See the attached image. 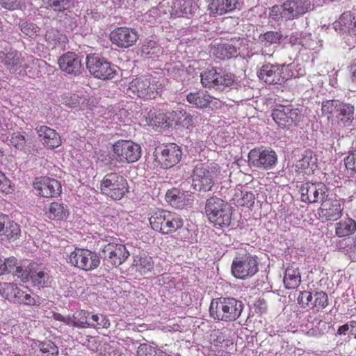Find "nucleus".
<instances>
[{"label": "nucleus", "mask_w": 356, "mask_h": 356, "mask_svg": "<svg viewBox=\"0 0 356 356\" xmlns=\"http://www.w3.org/2000/svg\"><path fill=\"white\" fill-rule=\"evenodd\" d=\"M244 305L242 301L231 297L213 299L209 306L210 316L222 322H234L241 315Z\"/></svg>", "instance_id": "f257e3e1"}, {"label": "nucleus", "mask_w": 356, "mask_h": 356, "mask_svg": "<svg viewBox=\"0 0 356 356\" xmlns=\"http://www.w3.org/2000/svg\"><path fill=\"white\" fill-rule=\"evenodd\" d=\"M151 228L162 234L175 233L184 226L183 218L177 213L157 209L149 218Z\"/></svg>", "instance_id": "f03ea898"}, {"label": "nucleus", "mask_w": 356, "mask_h": 356, "mask_svg": "<svg viewBox=\"0 0 356 356\" xmlns=\"http://www.w3.org/2000/svg\"><path fill=\"white\" fill-rule=\"evenodd\" d=\"M205 213L209 222L216 227H227L232 217V207L223 200L210 197L205 205Z\"/></svg>", "instance_id": "7ed1b4c3"}, {"label": "nucleus", "mask_w": 356, "mask_h": 356, "mask_svg": "<svg viewBox=\"0 0 356 356\" xmlns=\"http://www.w3.org/2000/svg\"><path fill=\"white\" fill-rule=\"evenodd\" d=\"M0 295L9 301L27 306H39L41 299L27 287H19L17 284H0Z\"/></svg>", "instance_id": "20e7f679"}, {"label": "nucleus", "mask_w": 356, "mask_h": 356, "mask_svg": "<svg viewBox=\"0 0 356 356\" xmlns=\"http://www.w3.org/2000/svg\"><path fill=\"white\" fill-rule=\"evenodd\" d=\"M162 83L159 78L145 75L133 79L129 85L128 92L143 99H155L161 92Z\"/></svg>", "instance_id": "39448f33"}, {"label": "nucleus", "mask_w": 356, "mask_h": 356, "mask_svg": "<svg viewBox=\"0 0 356 356\" xmlns=\"http://www.w3.org/2000/svg\"><path fill=\"white\" fill-rule=\"evenodd\" d=\"M99 189L105 196L113 200H120L129 192V186L124 176L109 172L100 181Z\"/></svg>", "instance_id": "423d86ee"}, {"label": "nucleus", "mask_w": 356, "mask_h": 356, "mask_svg": "<svg viewBox=\"0 0 356 356\" xmlns=\"http://www.w3.org/2000/svg\"><path fill=\"white\" fill-rule=\"evenodd\" d=\"M209 342V352L214 356H230L234 348L232 331L226 327L211 330Z\"/></svg>", "instance_id": "0eeeda50"}, {"label": "nucleus", "mask_w": 356, "mask_h": 356, "mask_svg": "<svg viewBox=\"0 0 356 356\" xmlns=\"http://www.w3.org/2000/svg\"><path fill=\"white\" fill-rule=\"evenodd\" d=\"M201 83L204 88L222 91L230 87L234 82V75L222 70L212 67L202 72L200 75Z\"/></svg>", "instance_id": "6e6552de"}, {"label": "nucleus", "mask_w": 356, "mask_h": 356, "mask_svg": "<svg viewBox=\"0 0 356 356\" xmlns=\"http://www.w3.org/2000/svg\"><path fill=\"white\" fill-rule=\"evenodd\" d=\"M86 67L95 78L102 80L112 79L117 74L115 66L97 54H90L87 56Z\"/></svg>", "instance_id": "1a4fd4ad"}, {"label": "nucleus", "mask_w": 356, "mask_h": 356, "mask_svg": "<svg viewBox=\"0 0 356 356\" xmlns=\"http://www.w3.org/2000/svg\"><path fill=\"white\" fill-rule=\"evenodd\" d=\"M68 263L80 270L91 271L99 266L100 259L95 252L86 248H75L68 255Z\"/></svg>", "instance_id": "9d476101"}, {"label": "nucleus", "mask_w": 356, "mask_h": 356, "mask_svg": "<svg viewBox=\"0 0 356 356\" xmlns=\"http://www.w3.org/2000/svg\"><path fill=\"white\" fill-rule=\"evenodd\" d=\"M181 148L174 143L158 146L154 151L155 161L161 168L168 169L177 165L181 159Z\"/></svg>", "instance_id": "9b49d317"}, {"label": "nucleus", "mask_w": 356, "mask_h": 356, "mask_svg": "<svg viewBox=\"0 0 356 356\" xmlns=\"http://www.w3.org/2000/svg\"><path fill=\"white\" fill-rule=\"evenodd\" d=\"M14 275L20 278L24 282L31 280L34 286L45 287L49 283V276L44 271L43 267L37 263H31L23 270L21 266H17L14 272Z\"/></svg>", "instance_id": "f8f14e48"}, {"label": "nucleus", "mask_w": 356, "mask_h": 356, "mask_svg": "<svg viewBox=\"0 0 356 356\" xmlns=\"http://www.w3.org/2000/svg\"><path fill=\"white\" fill-rule=\"evenodd\" d=\"M113 156L119 163H134L141 156L140 146L131 140H118L113 145Z\"/></svg>", "instance_id": "ddd939ff"}, {"label": "nucleus", "mask_w": 356, "mask_h": 356, "mask_svg": "<svg viewBox=\"0 0 356 356\" xmlns=\"http://www.w3.org/2000/svg\"><path fill=\"white\" fill-rule=\"evenodd\" d=\"M215 170L216 167H209L202 163L195 165L191 175L193 188L197 191H211L216 175Z\"/></svg>", "instance_id": "4468645a"}, {"label": "nucleus", "mask_w": 356, "mask_h": 356, "mask_svg": "<svg viewBox=\"0 0 356 356\" xmlns=\"http://www.w3.org/2000/svg\"><path fill=\"white\" fill-rule=\"evenodd\" d=\"M248 157L250 166L266 170L273 168L277 161L275 151L263 147L251 149Z\"/></svg>", "instance_id": "2eb2a0df"}, {"label": "nucleus", "mask_w": 356, "mask_h": 356, "mask_svg": "<svg viewBox=\"0 0 356 356\" xmlns=\"http://www.w3.org/2000/svg\"><path fill=\"white\" fill-rule=\"evenodd\" d=\"M258 271L257 258L250 254L236 257L232 264L233 275L239 279H245L254 275Z\"/></svg>", "instance_id": "dca6fc26"}, {"label": "nucleus", "mask_w": 356, "mask_h": 356, "mask_svg": "<svg viewBox=\"0 0 356 356\" xmlns=\"http://www.w3.org/2000/svg\"><path fill=\"white\" fill-rule=\"evenodd\" d=\"M272 118L281 128L296 125L300 120V112L292 106L277 105L272 111Z\"/></svg>", "instance_id": "f3484780"}, {"label": "nucleus", "mask_w": 356, "mask_h": 356, "mask_svg": "<svg viewBox=\"0 0 356 356\" xmlns=\"http://www.w3.org/2000/svg\"><path fill=\"white\" fill-rule=\"evenodd\" d=\"M139 35L134 29L120 26L114 29L109 35L112 44L119 48H129L134 45L138 40Z\"/></svg>", "instance_id": "a211bd4d"}, {"label": "nucleus", "mask_w": 356, "mask_h": 356, "mask_svg": "<svg viewBox=\"0 0 356 356\" xmlns=\"http://www.w3.org/2000/svg\"><path fill=\"white\" fill-rule=\"evenodd\" d=\"M33 187L37 194L43 197H56L62 191V186L57 179L46 176L36 177Z\"/></svg>", "instance_id": "6ab92c4d"}, {"label": "nucleus", "mask_w": 356, "mask_h": 356, "mask_svg": "<svg viewBox=\"0 0 356 356\" xmlns=\"http://www.w3.org/2000/svg\"><path fill=\"white\" fill-rule=\"evenodd\" d=\"M300 199L305 203H315L327 197V188L322 182H306L300 186Z\"/></svg>", "instance_id": "aec40b11"}, {"label": "nucleus", "mask_w": 356, "mask_h": 356, "mask_svg": "<svg viewBox=\"0 0 356 356\" xmlns=\"http://www.w3.org/2000/svg\"><path fill=\"white\" fill-rule=\"evenodd\" d=\"M298 302L303 307H309L319 312L328 306L329 298L327 294L323 291H317L314 293L304 291L300 292Z\"/></svg>", "instance_id": "412c9836"}, {"label": "nucleus", "mask_w": 356, "mask_h": 356, "mask_svg": "<svg viewBox=\"0 0 356 356\" xmlns=\"http://www.w3.org/2000/svg\"><path fill=\"white\" fill-rule=\"evenodd\" d=\"M102 252L107 263L115 267L123 264L129 256V252L125 245L114 243L106 244L104 247Z\"/></svg>", "instance_id": "4be33fe9"}, {"label": "nucleus", "mask_w": 356, "mask_h": 356, "mask_svg": "<svg viewBox=\"0 0 356 356\" xmlns=\"http://www.w3.org/2000/svg\"><path fill=\"white\" fill-rule=\"evenodd\" d=\"M165 198L170 205L178 209L190 207L193 202V197L189 192L177 188L168 190Z\"/></svg>", "instance_id": "5701e85b"}, {"label": "nucleus", "mask_w": 356, "mask_h": 356, "mask_svg": "<svg viewBox=\"0 0 356 356\" xmlns=\"http://www.w3.org/2000/svg\"><path fill=\"white\" fill-rule=\"evenodd\" d=\"M58 64L61 71L74 76L79 75L83 70L81 60L74 52L68 51L60 56Z\"/></svg>", "instance_id": "b1692460"}, {"label": "nucleus", "mask_w": 356, "mask_h": 356, "mask_svg": "<svg viewBox=\"0 0 356 356\" xmlns=\"http://www.w3.org/2000/svg\"><path fill=\"white\" fill-rule=\"evenodd\" d=\"M343 204L337 199L323 200L321 205L318 209V213L321 218L326 220H337L341 218Z\"/></svg>", "instance_id": "393cba45"}, {"label": "nucleus", "mask_w": 356, "mask_h": 356, "mask_svg": "<svg viewBox=\"0 0 356 356\" xmlns=\"http://www.w3.org/2000/svg\"><path fill=\"white\" fill-rule=\"evenodd\" d=\"M310 6L306 0H288L282 6L280 15L286 19H292L305 13Z\"/></svg>", "instance_id": "a878e982"}, {"label": "nucleus", "mask_w": 356, "mask_h": 356, "mask_svg": "<svg viewBox=\"0 0 356 356\" xmlns=\"http://www.w3.org/2000/svg\"><path fill=\"white\" fill-rule=\"evenodd\" d=\"M36 130L42 144L46 149H54L61 145V137L55 129L42 125Z\"/></svg>", "instance_id": "bb28decb"}, {"label": "nucleus", "mask_w": 356, "mask_h": 356, "mask_svg": "<svg viewBox=\"0 0 356 356\" xmlns=\"http://www.w3.org/2000/svg\"><path fill=\"white\" fill-rule=\"evenodd\" d=\"M277 65L267 63L264 65L257 72L258 77L268 84H281L286 79L281 75V70Z\"/></svg>", "instance_id": "cd10ccee"}, {"label": "nucleus", "mask_w": 356, "mask_h": 356, "mask_svg": "<svg viewBox=\"0 0 356 356\" xmlns=\"http://www.w3.org/2000/svg\"><path fill=\"white\" fill-rule=\"evenodd\" d=\"M24 58L22 54L15 49L0 51V63L3 64L10 72H16L23 67Z\"/></svg>", "instance_id": "c85d7f7f"}, {"label": "nucleus", "mask_w": 356, "mask_h": 356, "mask_svg": "<svg viewBox=\"0 0 356 356\" xmlns=\"http://www.w3.org/2000/svg\"><path fill=\"white\" fill-rule=\"evenodd\" d=\"M238 0H208V11L211 16L216 17L236 10Z\"/></svg>", "instance_id": "c756f323"}, {"label": "nucleus", "mask_w": 356, "mask_h": 356, "mask_svg": "<svg viewBox=\"0 0 356 356\" xmlns=\"http://www.w3.org/2000/svg\"><path fill=\"white\" fill-rule=\"evenodd\" d=\"M195 10L196 6L193 0H173L170 14L172 17L190 18L194 15Z\"/></svg>", "instance_id": "7c9ffc66"}, {"label": "nucleus", "mask_w": 356, "mask_h": 356, "mask_svg": "<svg viewBox=\"0 0 356 356\" xmlns=\"http://www.w3.org/2000/svg\"><path fill=\"white\" fill-rule=\"evenodd\" d=\"M334 27L336 30L356 35V15L351 11L344 12L334 23Z\"/></svg>", "instance_id": "2f4dec72"}, {"label": "nucleus", "mask_w": 356, "mask_h": 356, "mask_svg": "<svg viewBox=\"0 0 356 356\" xmlns=\"http://www.w3.org/2000/svg\"><path fill=\"white\" fill-rule=\"evenodd\" d=\"M316 161L317 159L313 152L305 151L302 159L298 160L296 164V171L299 174L310 175L314 170Z\"/></svg>", "instance_id": "473e14b6"}, {"label": "nucleus", "mask_w": 356, "mask_h": 356, "mask_svg": "<svg viewBox=\"0 0 356 356\" xmlns=\"http://www.w3.org/2000/svg\"><path fill=\"white\" fill-rule=\"evenodd\" d=\"M3 227V230L0 232V239L1 241H14L19 238L21 234L20 227L8 215Z\"/></svg>", "instance_id": "72a5a7b5"}, {"label": "nucleus", "mask_w": 356, "mask_h": 356, "mask_svg": "<svg viewBox=\"0 0 356 356\" xmlns=\"http://www.w3.org/2000/svg\"><path fill=\"white\" fill-rule=\"evenodd\" d=\"M233 204L236 207L251 208L254 206L255 196L253 192L236 188L232 199Z\"/></svg>", "instance_id": "f704fd0d"}, {"label": "nucleus", "mask_w": 356, "mask_h": 356, "mask_svg": "<svg viewBox=\"0 0 356 356\" xmlns=\"http://www.w3.org/2000/svg\"><path fill=\"white\" fill-rule=\"evenodd\" d=\"M336 118L343 126H350L354 119V106L350 104L341 102L337 104Z\"/></svg>", "instance_id": "c9c22d12"}, {"label": "nucleus", "mask_w": 356, "mask_h": 356, "mask_svg": "<svg viewBox=\"0 0 356 356\" xmlns=\"http://www.w3.org/2000/svg\"><path fill=\"white\" fill-rule=\"evenodd\" d=\"M301 282L299 268L293 264H289L285 270L284 283L286 289H296Z\"/></svg>", "instance_id": "e433bc0d"}, {"label": "nucleus", "mask_w": 356, "mask_h": 356, "mask_svg": "<svg viewBox=\"0 0 356 356\" xmlns=\"http://www.w3.org/2000/svg\"><path fill=\"white\" fill-rule=\"evenodd\" d=\"M212 98L207 92L204 91L190 92L186 96V99L190 104L201 108L209 106L212 101Z\"/></svg>", "instance_id": "4c0bfd02"}, {"label": "nucleus", "mask_w": 356, "mask_h": 356, "mask_svg": "<svg viewBox=\"0 0 356 356\" xmlns=\"http://www.w3.org/2000/svg\"><path fill=\"white\" fill-rule=\"evenodd\" d=\"M356 231V222L348 218L336 224L335 234L339 237L348 236Z\"/></svg>", "instance_id": "58836bf2"}, {"label": "nucleus", "mask_w": 356, "mask_h": 356, "mask_svg": "<svg viewBox=\"0 0 356 356\" xmlns=\"http://www.w3.org/2000/svg\"><path fill=\"white\" fill-rule=\"evenodd\" d=\"M215 55L220 60L230 59L236 57L237 49L231 44H220L216 49Z\"/></svg>", "instance_id": "ea45409f"}, {"label": "nucleus", "mask_w": 356, "mask_h": 356, "mask_svg": "<svg viewBox=\"0 0 356 356\" xmlns=\"http://www.w3.org/2000/svg\"><path fill=\"white\" fill-rule=\"evenodd\" d=\"M111 327V322L108 316L104 314H94L91 312L89 327L95 330L108 329Z\"/></svg>", "instance_id": "a19ab883"}, {"label": "nucleus", "mask_w": 356, "mask_h": 356, "mask_svg": "<svg viewBox=\"0 0 356 356\" xmlns=\"http://www.w3.org/2000/svg\"><path fill=\"white\" fill-rule=\"evenodd\" d=\"M282 39L283 35L281 31H266L259 36V41L264 46L279 44Z\"/></svg>", "instance_id": "79ce46f5"}, {"label": "nucleus", "mask_w": 356, "mask_h": 356, "mask_svg": "<svg viewBox=\"0 0 356 356\" xmlns=\"http://www.w3.org/2000/svg\"><path fill=\"white\" fill-rule=\"evenodd\" d=\"M161 51V46L154 40H149L145 42L141 47L142 54L147 58L157 57Z\"/></svg>", "instance_id": "37998d69"}, {"label": "nucleus", "mask_w": 356, "mask_h": 356, "mask_svg": "<svg viewBox=\"0 0 356 356\" xmlns=\"http://www.w3.org/2000/svg\"><path fill=\"white\" fill-rule=\"evenodd\" d=\"M91 312L80 309L74 312L73 318H74V324L76 327L86 328L89 327V322Z\"/></svg>", "instance_id": "c03bdc74"}, {"label": "nucleus", "mask_w": 356, "mask_h": 356, "mask_svg": "<svg viewBox=\"0 0 356 356\" xmlns=\"http://www.w3.org/2000/svg\"><path fill=\"white\" fill-rule=\"evenodd\" d=\"M17 260L15 257H10L4 260L0 258V275L14 273L18 266H17Z\"/></svg>", "instance_id": "a18cd8bd"}, {"label": "nucleus", "mask_w": 356, "mask_h": 356, "mask_svg": "<svg viewBox=\"0 0 356 356\" xmlns=\"http://www.w3.org/2000/svg\"><path fill=\"white\" fill-rule=\"evenodd\" d=\"M65 216V211L63 203L52 202L49 209V218L53 220H60Z\"/></svg>", "instance_id": "49530a36"}, {"label": "nucleus", "mask_w": 356, "mask_h": 356, "mask_svg": "<svg viewBox=\"0 0 356 356\" xmlns=\"http://www.w3.org/2000/svg\"><path fill=\"white\" fill-rule=\"evenodd\" d=\"M46 8H51L54 11L61 12L69 7L70 0H42Z\"/></svg>", "instance_id": "de8ad7c7"}, {"label": "nucleus", "mask_w": 356, "mask_h": 356, "mask_svg": "<svg viewBox=\"0 0 356 356\" xmlns=\"http://www.w3.org/2000/svg\"><path fill=\"white\" fill-rule=\"evenodd\" d=\"M15 191V184L6 176V175L0 171V193L9 195Z\"/></svg>", "instance_id": "09e8293b"}, {"label": "nucleus", "mask_w": 356, "mask_h": 356, "mask_svg": "<svg viewBox=\"0 0 356 356\" xmlns=\"http://www.w3.org/2000/svg\"><path fill=\"white\" fill-rule=\"evenodd\" d=\"M348 242H350L349 238L341 240L338 243V246L339 248L344 249L351 259H356V236L350 245L348 244Z\"/></svg>", "instance_id": "8fccbe9b"}, {"label": "nucleus", "mask_w": 356, "mask_h": 356, "mask_svg": "<svg viewBox=\"0 0 356 356\" xmlns=\"http://www.w3.org/2000/svg\"><path fill=\"white\" fill-rule=\"evenodd\" d=\"M136 265L142 273H147L154 268V263L151 257L144 254L140 257Z\"/></svg>", "instance_id": "3c124183"}, {"label": "nucleus", "mask_w": 356, "mask_h": 356, "mask_svg": "<svg viewBox=\"0 0 356 356\" xmlns=\"http://www.w3.org/2000/svg\"><path fill=\"white\" fill-rule=\"evenodd\" d=\"M148 118H149V122H148L149 125H150L153 127H160V126L164 124L165 122H166L164 113H161L160 111L159 112L154 111L152 113L151 111L148 113Z\"/></svg>", "instance_id": "603ef678"}, {"label": "nucleus", "mask_w": 356, "mask_h": 356, "mask_svg": "<svg viewBox=\"0 0 356 356\" xmlns=\"http://www.w3.org/2000/svg\"><path fill=\"white\" fill-rule=\"evenodd\" d=\"M25 133H13L10 139V144L18 149H24L26 146Z\"/></svg>", "instance_id": "864d4df0"}, {"label": "nucleus", "mask_w": 356, "mask_h": 356, "mask_svg": "<svg viewBox=\"0 0 356 356\" xmlns=\"http://www.w3.org/2000/svg\"><path fill=\"white\" fill-rule=\"evenodd\" d=\"M42 356H58L57 346L51 341L44 342L40 345Z\"/></svg>", "instance_id": "5fc2aeb1"}, {"label": "nucleus", "mask_w": 356, "mask_h": 356, "mask_svg": "<svg viewBox=\"0 0 356 356\" xmlns=\"http://www.w3.org/2000/svg\"><path fill=\"white\" fill-rule=\"evenodd\" d=\"M157 349L147 343L140 344L137 350V356H155Z\"/></svg>", "instance_id": "6e6d98bb"}, {"label": "nucleus", "mask_w": 356, "mask_h": 356, "mask_svg": "<svg viewBox=\"0 0 356 356\" xmlns=\"http://www.w3.org/2000/svg\"><path fill=\"white\" fill-rule=\"evenodd\" d=\"M347 170L356 172V149L350 151L344 159Z\"/></svg>", "instance_id": "4d7b16f0"}, {"label": "nucleus", "mask_w": 356, "mask_h": 356, "mask_svg": "<svg viewBox=\"0 0 356 356\" xmlns=\"http://www.w3.org/2000/svg\"><path fill=\"white\" fill-rule=\"evenodd\" d=\"M339 100H327L323 102L322 104V113L324 114H332L334 111L336 112L337 110V104H339Z\"/></svg>", "instance_id": "13d9d810"}, {"label": "nucleus", "mask_w": 356, "mask_h": 356, "mask_svg": "<svg viewBox=\"0 0 356 356\" xmlns=\"http://www.w3.org/2000/svg\"><path fill=\"white\" fill-rule=\"evenodd\" d=\"M24 0H0V5L5 9L15 10L20 8Z\"/></svg>", "instance_id": "bf43d9fd"}, {"label": "nucleus", "mask_w": 356, "mask_h": 356, "mask_svg": "<svg viewBox=\"0 0 356 356\" xmlns=\"http://www.w3.org/2000/svg\"><path fill=\"white\" fill-rule=\"evenodd\" d=\"M182 115L184 117V118L181 122V125L188 129L193 127L194 119L193 115H191L190 113H187L186 112H184Z\"/></svg>", "instance_id": "052dcab7"}, {"label": "nucleus", "mask_w": 356, "mask_h": 356, "mask_svg": "<svg viewBox=\"0 0 356 356\" xmlns=\"http://www.w3.org/2000/svg\"><path fill=\"white\" fill-rule=\"evenodd\" d=\"M350 79L353 83L356 85V63H353L349 66Z\"/></svg>", "instance_id": "680f3d73"}, {"label": "nucleus", "mask_w": 356, "mask_h": 356, "mask_svg": "<svg viewBox=\"0 0 356 356\" xmlns=\"http://www.w3.org/2000/svg\"><path fill=\"white\" fill-rule=\"evenodd\" d=\"M56 35L58 36V38L55 39V44H57L58 43H65L67 41V38L65 35H63L57 31Z\"/></svg>", "instance_id": "e2e57ef3"}, {"label": "nucleus", "mask_w": 356, "mask_h": 356, "mask_svg": "<svg viewBox=\"0 0 356 356\" xmlns=\"http://www.w3.org/2000/svg\"><path fill=\"white\" fill-rule=\"evenodd\" d=\"M350 330V326L348 323L339 327L337 334L339 335H346L347 332Z\"/></svg>", "instance_id": "0e129e2a"}, {"label": "nucleus", "mask_w": 356, "mask_h": 356, "mask_svg": "<svg viewBox=\"0 0 356 356\" xmlns=\"http://www.w3.org/2000/svg\"><path fill=\"white\" fill-rule=\"evenodd\" d=\"M74 318H73V316L71 318L70 316H67V317H64V321H63V323H64L65 324L69 325V326H72V327H76V325L74 324Z\"/></svg>", "instance_id": "69168bd1"}, {"label": "nucleus", "mask_w": 356, "mask_h": 356, "mask_svg": "<svg viewBox=\"0 0 356 356\" xmlns=\"http://www.w3.org/2000/svg\"><path fill=\"white\" fill-rule=\"evenodd\" d=\"M7 215L0 212V232L3 230Z\"/></svg>", "instance_id": "338daca9"}, {"label": "nucleus", "mask_w": 356, "mask_h": 356, "mask_svg": "<svg viewBox=\"0 0 356 356\" xmlns=\"http://www.w3.org/2000/svg\"><path fill=\"white\" fill-rule=\"evenodd\" d=\"M348 324L350 326V333L352 334H355V332H356V321H350Z\"/></svg>", "instance_id": "774afa93"}]
</instances>
